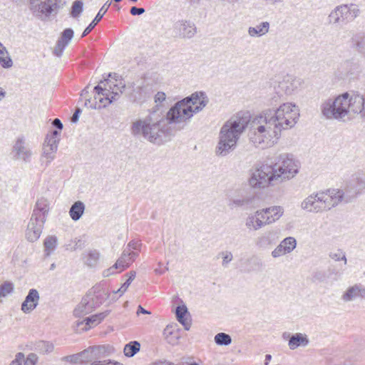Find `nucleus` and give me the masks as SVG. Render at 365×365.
Returning a JSON list of instances; mask_svg holds the SVG:
<instances>
[{
    "label": "nucleus",
    "instance_id": "dca6fc26",
    "mask_svg": "<svg viewBox=\"0 0 365 365\" xmlns=\"http://www.w3.org/2000/svg\"><path fill=\"white\" fill-rule=\"evenodd\" d=\"M108 292L105 290L96 288L93 292H88L83 297L84 303L88 306V310L93 312L95 309L99 307L108 298Z\"/></svg>",
    "mask_w": 365,
    "mask_h": 365
},
{
    "label": "nucleus",
    "instance_id": "37998d69",
    "mask_svg": "<svg viewBox=\"0 0 365 365\" xmlns=\"http://www.w3.org/2000/svg\"><path fill=\"white\" fill-rule=\"evenodd\" d=\"M99 256L100 254L97 250H91L87 255L85 263L88 267H94L98 261Z\"/></svg>",
    "mask_w": 365,
    "mask_h": 365
},
{
    "label": "nucleus",
    "instance_id": "423d86ee",
    "mask_svg": "<svg viewBox=\"0 0 365 365\" xmlns=\"http://www.w3.org/2000/svg\"><path fill=\"white\" fill-rule=\"evenodd\" d=\"M334 207L329 189L309 195L301 204L302 209L315 213L329 210Z\"/></svg>",
    "mask_w": 365,
    "mask_h": 365
},
{
    "label": "nucleus",
    "instance_id": "f257e3e1",
    "mask_svg": "<svg viewBox=\"0 0 365 365\" xmlns=\"http://www.w3.org/2000/svg\"><path fill=\"white\" fill-rule=\"evenodd\" d=\"M299 117V110L292 103H284L277 108L266 109L251 121L248 113H239L221 128L215 155L225 157L231 153L249 123L250 141L262 148L271 147L277 143L281 131L294 127Z\"/></svg>",
    "mask_w": 365,
    "mask_h": 365
},
{
    "label": "nucleus",
    "instance_id": "4c0bfd02",
    "mask_svg": "<svg viewBox=\"0 0 365 365\" xmlns=\"http://www.w3.org/2000/svg\"><path fill=\"white\" fill-rule=\"evenodd\" d=\"M58 135L59 132L56 130H53L50 134L46 136L43 145L58 149Z\"/></svg>",
    "mask_w": 365,
    "mask_h": 365
},
{
    "label": "nucleus",
    "instance_id": "6e6552de",
    "mask_svg": "<svg viewBox=\"0 0 365 365\" xmlns=\"http://www.w3.org/2000/svg\"><path fill=\"white\" fill-rule=\"evenodd\" d=\"M345 101L341 95L335 98H328L322 103L320 110L322 115L327 119L340 120L346 116L344 106Z\"/></svg>",
    "mask_w": 365,
    "mask_h": 365
},
{
    "label": "nucleus",
    "instance_id": "473e14b6",
    "mask_svg": "<svg viewBox=\"0 0 365 365\" xmlns=\"http://www.w3.org/2000/svg\"><path fill=\"white\" fill-rule=\"evenodd\" d=\"M0 64L4 68H9L13 65V61L9 54L6 48L0 42Z\"/></svg>",
    "mask_w": 365,
    "mask_h": 365
},
{
    "label": "nucleus",
    "instance_id": "4468645a",
    "mask_svg": "<svg viewBox=\"0 0 365 365\" xmlns=\"http://www.w3.org/2000/svg\"><path fill=\"white\" fill-rule=\"evenodd\" d=\"M197 33L195 25L190 21H178L173 24V35L181 38H191Z\"/></svg>",
    "mask_w": 365,
    "mask_h": 365
},
{
    "label": "nucleus",
    "instance_id": "e433bc0d",
    "mask_svg": "<svg viewBox=\"0 0 365 365\" xmlns=\"http://www.w3.org/2000/svg\"><path fill=\"white\" fill-rule=\"evenodd\" d=\"M45 253L46 256H49L51 253L56 249L57 245V238L55 236H48L44 240L43 242Z\"/></svg>",
    "mask_w": 365,
    "mask_h": 365
},
{
    "label": "nucleus",
    "instance_id": "58836bf2",
    "mask_svg": "<svg viewBox=\"0 0 365 365\" xmlns=\"http://www.w3.org/2000/svg\"><path fill=\"white\" fill-rule=\"evenodd\" d=\"M140 344L136 341H130L124 347V354L126 356L132 357L139 351Z\"/></svg>",
    "mask_w": 365,
    "mask_h": 365
},
{
    "label": "nucleus",
    "instance_id": "5fc2aeb1",
    "mask_svg": "<svg viewBox=\"0 0 365 365\" xmlns=\"http://www.w3.org/2000/svg\"><path fill=\"white\" fill-rule=\"evenodd\" d=\"M220 255L222 257V265L225 267H227L228 263H230L233 259L232 252L229 251L222 252Z\"/></svg>",
    "mask_w": 365,
    "mask_h": 365
},
{
    "label": "nucleus",
    "instance_id": "c85d7f7f",
    "mask_svg": "<svg viewBox=\"0 0 365 365\" xmlns=\"http://www.w3.org/2000/svg\"><path fill=\"white\" fill-rule=\"evenodd\" d=\"M351 45L365 56V34L358 33L351 37Z\"/></svg>",
    "mask_w": 365,
    "mask_h": 365
},
{
    "label": "nucleus",
    "instance_id": "e2e57ef3",
    "mask_svg": "<svg viewBox=\"0 0 365 365\" xmlns=\"http://www.w3.org/2000/svg\"><path fill=\"white\" fill-rule=\"evenodd\" d=\"M166 95L164 92L158 91L154 97L155 103H161L165 100Z\"/></svg>",
    "mask_w": 365,
    "mask_h": 365
},
{
    "label": "nucleus",
    "instance_id": "6e6d98bb",
    "mask_svg": "<svg viewBox=\"0 0 365 365\" xmlns=\"http://www.w3.org/2000/svg\"><path fill=\"white\" fill-rule=\"evenodd\" d=\"M66 46L67 45H66L64 43H62L61 41L58 40L53 51V54L58 57L61 56Z\"/></svg>",
    "mask_w": 365,
    "mask_h": 365
},
{
    "label": "nucleus",
    "instance_id": "8fccbe9b",
    "mask_svg": "<svg viewBox=\"0 0 365 365\" xmlns=\"http://www.w3.org/2000/svg\"><path fill=\"white\" fill-rule=\"evenodd\" d=\"M329 257L335 261L342 260L344 262V264H346L347 259L346 257V254L341 250H337L336 252H331L329 255Z\"/></svg>",
    "mask_w": 365,
    "mask_h": 365
},
{
    "label": "nucleus",
    "instance_id": "864d4df0",
    "mask_svg": "<svg viewBox=\"0 0 365 365\" xmlns=\"http://www.w3.org/2000/svg\"><path fill=\"white\" fill-rule=\"evenodd\" d=\"M289 253L286 248L283 247V245L279 244L272 252V256L274 258L282 256L285 254Z\"/></svg>",
    "mask_w": 365,
    "mask_h": 365
},
{
    "label": "nucleus",
    "instance_id": "aec40b11",
    "mask_svg": "<svg viewBox=\"0 0 365 365\" xmlns=\"http://www.w3.org/2000/svg\"><path fill=\"white\" fill-rule=\"evenodd\" d=\"M48 210L49 203L48 200L46 198L41 197L37 200L31 217L46 222Z\"/></svg>",
    "mask_w": 365,
    "mask_h": 365
},
{
    "label": "nucleus",
    "instance_id": "4d7b16f0",
    "mask_svg": "<svg viewBox=\"0 0 365 365\" xmlns=\"http://www.w3.org/2000/svg\"><path fill=\"white\" fill-rule=\"evenodd\" d=\"M38 347L43 352H46V353L51 352L53 349V346L51 344H50L49 342H47V341H40L38 343Z\"/></svg>",
    "mask_w": 365,
    "mask_h": 365
},
{
    "label": "nucleus",
    "instance_id": "13d9d810",
    "mask_svg": "<svg viewBox=\"0 0 365 365\" xmlns=\"http://www.w3.org/2000/svg\"><path fill=\"white\" fill-rule=\"evenodd\" d=\"M141 245L142 244L139 241L131 240L130 242H128L124 250H140Z\"/></svg>",
    "mask_w": 365,
    "mask_h": 365
},
{
    "label": "nucleus",
    "instance_id": "bf43d9fd",
    "mask_svg": "<svg viewBox=\"0 0 365 365\" xmlns=\"http://www.w3.org/2000/svg\"><path fill=\"white\" fill-rule=\"evenodd\" d=\"M270 244V240L267 236L261 235L257 238L256 245L259 247H265Z\"/></svg>",
    "mask_w": 365,
    "mask_h": 365
},
{
    "label": "nucleus",
    "instance_id": "f8f14e48",
    "mask_svg": "<svg viewBox=\"0 0 365 365\" xmlns=\"http://www.w3.org/2000/svg\"><path fill=\"white\" fill-rule=\"evenodd\" d=\"M11 155L15 160H21L24 163L31 161L33 152L29 142L24 135L19 136L14 140Z\"/></svg>",
    "mask_w": 365,
    "mask_h": 365
},
{
    "label": "nucleus",
    "instance_id": "2eb2a0df",
    "mask_svg": "<svg viewBox=\"0 0 365 365\" xmlns=\"http://www.w3.org/2000/svg\"><path fill=\"white\" fill-rule=\"evenodd\" d=\"M115 88L125 89V84L123 82V80H120L118 83H115L111 79L104 78L98 83V85L94 87L93 90L98 96L102 95L109 96L115 95V93H118L115 91Z\"/></svg>",
    "mask_w": 365,
    "mask_h": 365
},
{
    "label": "nucleus",
    "instance_id": "f3484780",
    "mask_svg": "<svg viewBox=\"0 0 365 365\" xmlns=\"http://www.w3.org/2000/svg\"><path fill=\"white\" fill-rule=\"evenodd\" d=\"M45 221L31 217L27 226L26 239L31 242L36 241L41 236Z\"/></svg>",
    "mask_w": 365,
    "mask_h": 365
},
{
    "label": "nucleus",
    "instance_id": "a18cd8bd",
    "mask_svg": "<svg viewBox=\"0 0 365 365\" xmlns=\"http://www.w3.org/2000/svg\"><path fill=\"white\" fill-rule=\"evenodd\" d=\"M88 306L87 304L84 303V298L83 297L80 304L77 306V307L74 309V315L77 317H81L86 314L91 313L92 311L88 310Z\"/></svg>",
    "mask_w": 365,
    "mask_h": 365
},
{
    "label": "nucleus",
    "instance_id": "774afa93",
    "mask_svg": "<svg viewBox=\"0 0 365 365\" xmlns=\"http://www.w3.org/2000/svg\"><path fill=\"white\" fill-rule=\"evenodd\" d=\"M107 78H110L115 83H118L120 80V76H119L116 73H110L108 74Z\"/></svg>",
    "mask_w": 365,
    "mask_h": 365
},
{
    "label": "nucleus",
    "instance_id": "338daca9",
    "mask_svg": "<svg viewBox=\"0 0 365 365\" xmlns=\"http://www.w3.org/2000/svg\"><path fill=\"white\" fill-rule=\"evenodd\" d=\"M81 112V109L80 108H77L71 118V121L73 123H76L79 120V116Z\"/></svg>",
    "mask_w": 365,
    "mask_h": 365
},
{
    "label": "nucleus",
    "instance_id": "a211bd4d",
    "mask_svg": "<svg viewBox=\"0 0 365 365\" xmlns=\"http://www.w3.org/2000/svg\"><path fill=\"white\" fill-rule=\"evenodd\" d=\"M344 302H351L356 299H365V286L361 284H356L349 287L341 296Z\"/></svg>",
    "mask_w": 365,
    "mask_h": 365
},
{
    "label": "nucleus",
    "instance_id": "b1692460",
    "mask_svg": "<svg viewBox=\"0 0 365 365\" xmlns=\"http://www.w3.org/2000/svg\"><path fill=\"white\" fill-rule=\"evenodd\" d=\"M38 357L34 353L29 354L26 358L23 353L19 352L10 365H35Z\"/></svg>",
    "mask_w": 365,
    "mask_h": 365
},
{
    "label": "nucleus",
    "instance_id": "f704fd0d",
    "mask_svg": "<svg viewBox=\"0 0 365 365\" xmlns=\"http://www.w3.org/2000/svg\"><path fill=\"white\" fill-rule=\"evenodd\" d=\"M134 92V101H140L145 100L147 97L149 96V88L148 86H139L133 89Z\"/></svg>",
    "mask_w": 365,
    "mask_h": 365
},
{
    "label": "nucleus",
    "instance_id": "7ed1b4c3",
    "mask_svg": "<svg viewBox=\"0 0 365 365\" xmlns=\"http://www.w3.org/2000/svg\"><path fill=\"white\" fill-rule=\"evenodd\" d=\"M209 99L205 92H195L190 96L178 101L168 110L170 121L186 122L194 114L200 112L208 103Z\"/></svg>",
    "mask_w": 365,
    "mask_h": 365
},
{
    "label": "nucleus",
    "instance_id": "ea45409f",
    "mask_svg": "<svg viewBox=\"0 0 365 365\" xmlns=\"http://www.w3.org/2000/svg\"><path fill=\"white\" fill-rule=\"evenodd\" d=\"M214 341L219 346H228L232 343V337L228 334L220 332L215 336Z\"/></svg>",
    "mask_w": 365,
    "mask_h": 365
},
{
    "label": "nucleus",
    "instance_id": "393cba45",
    "mask_svg": "<svg viewBox=\"0 0 365 365\" xmlns=\"http://www.w3.org/2000/svg\"><path fill=\"white\" fill-rule=\"evenodd\" d=\"M245 226L250 231H257L266 225L265 222L257 217L255 212H254L247 217Z\"/></svg>",
    "mask_w": 365,
    "mask_h": 365
},
{
    "label": "nucleus",
    "instance_id": "a878e982",
    "mask_svg": "<svg viewBox=\"0 0 365 365\" xmlns=\"http://www.w3.org/2000/svg\"><path fill=\"white\" fill-rule=\"evenodd\" d=\"M120 98L119 93H115V95L112 96H102V98H99V102H95L90 106V108L93 109H101V108H106L108 105L115 102Z\"/></svg>",
    "mask_w": 365,
    "mask_h": 365
},
{
    "label": "nucleus",
    "instance_id": "0e129e2a",
    "mask_svg": "<svg viewBox=\"0 0 365 365\" xmlns=\"http://www.w3.org/2000/svg\"><path fill=\"white\" fill-rule=\"evenodd\" d=\"M145 11V9H143V8H138V7H136V6L131 7L130 11V14L133 16L141 15V14H144Z\"/></svg>",
    "mask_w": 365,
    "mask_h": 365
},
{
    "label": "nucleus",
    "instance_id": "39448f33",
    "mask_svg": "<svg viewBox=\"0 0 365 365\" xmlns=\"http://www.w3.org/2000/svg\"><path fill=\"white\" fill-rule=\"evenodd\" d=\"M30 10L33 15L45 21L56 16L66 4L65 0H29Z\"/></svg>",
    "mask_w": 365,
    "mask_h": 365
},
{
    "label": "nucleus",
    "instance_id": "f03ea898",
    "mask_svg": "<svg viewBox=\"0 0 365 365\" xmlns=\"http://www.w3.org/2000/svg\"><path fill=\"white\" fill-rule=\"evenodd\" d=\"M180 123L179 121H170L168 112L166 115L153 110L144 119L133 122L130 127L131 134L136 138H143L148 142L161 145L170 140L173 134L169 125Z\"/></svg>",
    "mask_w": 365,
    "mask_h": 365
},
{
    "label": "nucleus",
    "instance_id": "7c9ffc66",
    "mask_svg": "<svg viewBox=\"0 0 365 365\" xmlns=\"http://www.w3.org/2000/svg\"><path fill=\"white\" fill-rule=\"evenodd\" d=\"M251 202L252 198L250 197H230L228 200L227 205L231 210H233L249 205Z\"/></svg>",
    "mask_w": 365,
    "mask_h": 365
},
{
    "label": "nucleus",
    "instance_id": "412c9836",
    "mask_svg": "<svg viewBox=\"0 0 365 365\" xmlns=\"http://www.w3.org/2000/svg\"><path fill=\"white\" fill-rule=\"evenodd\" d=\"M108 312H104L98 314H96L93 315H91L88 317H86L83 321L78 322L77 323V326L80 327L81 325H83L85 324V327L82 329L85 331L88 330L93 327H95L100 324L101 321L108 315Z\"/></svg>",
    "mask_w": 365,
    "mask_h": 365
},
{
    "label": "nucleus",
    "instance_id": "bb28decb",
    "mask_svg": "<svg viewBox=\"0 0 365 365\" xmlns=\"http://www.w3.org/2000/svg\"><path fill=\"white\" fill-rule=\"evenodd\" d=\"M309 343V340L306 336L301 333H297L292 335L289 340V346L290 349H295L299 346H306Z\"/></svg>",
    "mask_w": 365,
    "mask_h": 365
},
{
    "label": "nucleus",
    "instance_id": "1a4fd4ad",
    "mask_svg": "<svg viewBox=\"0 0 365 365\" xmlns=\"http://www.w3.org/2000/svg\"><path fill=\"white\" fill-rule=\"evenodd\" d=\"M359 14V9L355 4H343L336 6L329 15V23L344 25L352 21Z\"/></svg>",
    "mask_w": 365,
    "mask_h": 365
},
{
    "label": "nucleus",
    "instance_id": "9d476101",
    "mask_svg": "<svg viewBox=\"0 0 365 365\" xmlns=\"http://www.w3.org/2000/svg\"><path fill=\"white\" fill-rule=\"evenodd\" d=\"M302 81L300 78H295L292 76H287L278 84L275 88L276 95L270 100V105L277 106L283 101V95H291L294 91L297 90L301 86Z\"/></svg>",
    "mask_w": 365,
    "mask_h": 365
},
{
    "label": "nucleus",
    "instance_id": "09e8293b",
    "mask_svg": "<svg viewBox=\"0 0 365 365\" xmlns=\"http://www.w3.org/2000/svg\"><path fill=\"white\" fill-rule=\"evenodd\" d=\"M280 244L283 245V247L290 253L296 247L297 241L294 237H288L284 239Z\"/></svg>",
    "mask_w": 365,
    "mask_h": 365
},
{
    "label": "nucleus",
    "instance_id": "a19ab883",
    "mask_svg": "<svg viewBox=\"0 0 365 365\" xmlns=\"http://www.w3.org/2000/svg\"><path fill=\"white\" fill-rule=\"evenodd\" d=\"M130 262H128V258L127 257L123 250L121 256L118 259V260L115 263V267H118V272H121L125 269H127L130 266Z\"/></svg>",
    "mask_w": 365,
    "mask_h": 365
},
{
    "label": "nucleus",
    "instance_id": "052dcab7",
    "mask_svg": "<svg viewBox=\"0 0 365 365\" xmlns=\"http://www.w3.org/2000/svg\"><path fill=\"white\" fill-rule=\"evenodd\" d=\"M118 270H119L118 267H115V264H114L110 268L104 270L103 274V276L105 277H109V276H110L112 274H116V273H119Z\"/></svg>",
    "mask_w": 365,
    "mask_h": 365
},
{
    "label": "nucleus",
    "instance_id": "0eeeda50",
    "mask_svg": "<svg viewBox=\"0 0 365 365\" xmlns=\"http://www.w3.org/2000/svg\"><path fill=\"white\" fill-rule=\"evenodd\" d=\"M329 190L334 207L338 205L340 202H351L363 193L351 178L346 182L343 189Z\"/></svg>",
    "mask_w": 365,
    "mask_h": 365
},
{
    "label": "nucleus",
    "instance_id": "9b49d317",
    "mask_svg": "<svg viewBox=\"0 0 365 365\" xmlns=\"http://www.w3.org/2000/svg\"><path fill=\"white\" fill-rule=\"evenodd\" d=\"M249 182L254 188L265 187L271 182H276L270 163L262 164L257 168L253 172Z\"/></svg>",
    "mask_w": 365,
    "mask_h": 365
},
{
    "label": "nucleus",
    "instance_id": "6ab92c4d",
    "mask_svg": "<svg viewBox=\"0 0 365 365\" xmlns=\"http://www.w3.org/2000/svg\"><path fill=\"white\" fill-rule=\"evenodd\" d=\"M40 296L38 292L36 289H31L21 304V311L26 314L31 313L36 308Z\"/></svg>",
    "mask_w": 365,
    "mask_h": 365
},
{
    "label": "nucleus",
    "instance_id": "79ce46f5",
    "mask_svg": "<svg viewBox=\"0 0 365 365\" xmlns=\"http://www.w3.org/2000/svg\"><path fill=\"white\" fill-rule=\"evenodd\" d=\"M88 349H90L89 354L84 355L82 356L83 359V362H86L91 360L92 357L97 356L99 354L105 351V346H93L90 347Z\"/></svg>",
    "mask_w": 365,
    "mask_h": 365
},
{
    "label": "nucleus",
    "instance_id": "c03bdc74",
    "mask_svg": "<svg viewBox=\"0 0 365 365\" xmlns=\"http://www.w3.org/2000/svg\"><path fill=\"white\" fill-rule=\"evenodd\" d=\"M83 3L81 0H76L73 1L71 11V16L73 18H78L81 14L83 12Z\"/></svg>",
    "mask_w": 365,
    "mask_h": 365
},
{
    "label": "nucleus",
    "instance_id": "69168bd1",
    "mask_svg": "<svg viewBox=\"0 0 365 365\" xmlns=\"http://www.w3.org/2000/svg\"><path fill=\"white\" fill-rule=\"evenodd\" d=\"M127 257L128 258V262H130V264L135 260V259L138 256V253L135 251L130 250H124Z\"/></svg>",
    "mask_w": 365,
    "mask_h": 365
},
{
    "label": "nucleus",
    "instance_id": "4be33fe9",
    "mask_svg": "<svg viewBox=\"0 0 365 365\" xmlns=\"http://www.w3.org/2000/svg\"><path fill=\"white\" fill-rule=\"evenodd\" d=\"M111 5L110 1H107L103 6L101 8L98 13L94 18V19L91 21V23L83 31L81 37H85L87 36L97 25V24L102 19L105 14L107 12L110 6Z\"/></svg>",
    "mask_w": 365,
    "mask_h": 365
},
{
    "label": "nucleus",
    "instance_id": "20e7f679",
    "mask_svg": "<svg viewBox=\"0 0 365 365\" xmlns=\"http://www.w3.org/2000/svg\"><path fill=\"white\" fill-rule=\"evenodd\" d=\"M276 182H282L293 178L299 172V162L293 155L288 153H281L270 161Z\"/></svg>",
    "mask_w": 365,
    "mask_h": 365
},
{
    "label": "nucleus",
    "instance_id": "cd10ccee",
    "mask_svg": "<svg viewBox=\"0 0 365 365\" xmlns=\"http://www.w3.org/2000/svg\"><path fill=\"white\" fill-rule=\"evenodd\" d=\"M269 23L264 21L257 25L255 27H249L248 34L252 36H262L269 32Z\"/></svg>",
    "mask_w": 365,
    "mask_h": 365
},
{
    "label": "nucleus",
    "instance_id": "72a5a7b5",
    "mask_svg": "<svg viewBox=\"0 0 365 365\" xmlns=\"http://www.w3.org/2000/svg\"><path fill=\"white\" fill-rule=\"evenodd\" d=\"M351 178L359 190L364 192L365 191V169L357 170L351 175Z\"/></svg>",
    "mask_w": 365,
    "mask_h": 365
},
{
    "label": "nucleus",
    "instance_id": "de8ad7c7",
    "mask_svg": "<svg viewBox=\"0 0 365 365\" xmlns=\"http://www.w3.org/2000/svg\"><path fill=\"white\" fill-rule=\"evenodd\" d=\"M73 34L74 32L72 29L67 28L63 31L58 41L64 43L66 45H68L71 40L73 38Z\"/></svg>",
    "mask_w": 365,
    "mask_h": 365
},
{
    "label": "nucleus",
    "instance_id": "2f4dec72",
    "mask_svg": "<svg viewBox=\"0 0 365 365\" xmlns=\"http://www.w3.org/2000/svg\"><path fill=\"white\" fill-rule=\"evenodd\" d=\"M188 313L186 306H178L175 310L176 318L178 321L184 327L185 330H189L190 328V323L185 318L186 314Z\"/></svg>",
    "mask_w": 365,
    "mask_h": 365
},
{
    "label": "nucleus",
    "instance_id": "5701e85b",
    "mask_svg": "<svg viewBox=\"0 0 365 365\" xmlns=\"http://www.w3.org/2000/svg\"><path fill=\"white\" fill-rule=\"evenodd\" d=\"M265 210H268L267 212L265 225H271L277 221L283 215L284 209L281 206H271L265 207Z\"/></svg>",
    "mask_w": 365,
    "mask_h": 365
},
{
    "label": "nucleus",
    "instance_id": "49530a36",
    "mask_svg": "<svg viewBox=\"0 0 365 365\" xmlns=\"http://www.w3.org/2000/svg\"><path fill=\"white\" fill-rule=\"evenodd\" d=\"M89 351L90 349H85L78 354L67 356L64 359L73 364L83 363V359H82V356L88 354Z\"/></svg>",
    "mask_w": 365,
    "mask_h": 365
},
{
    "label": "nucleus",
    "instance_id": "c9c22d12",
    "mask_svg": "<svg viewBox=\"0 0 365 365\" xmlns=\"http://www.w3.org/2000/svg\"><path fill=\"white\" fill-rule=\"evenodd\" d=\"M56 151H57L56 148H51L50 146L43 145L41 158L46 159V165H48L50 164V163L53 160H54Z\"/></svg>",
    "mask_w": 365,
    "mask_h": 365
},
{
    "label": "nucleus",
    "instance_id": "c756f323",
    "mask_svg": "<svg viewBox=\"0 0 365 365\" xmlns=\"http://www.w3.org/2000/svg\"><path fill=\"white\" fill-rule=\"evenodd\" d=\"M85 210V205L81 201L75 202L71 207L69 215L71 218L74 220H78L83 215Z\"/></svg>",
    "mask_w": 365,
    "mask_h": 365
},
{
    "label": "nucleus",
    "instance_id": "3c124183",
    "mask_svg": "<svg viewBox=\"0 0 365 365\" xmlns=\"http://www.w3.org/2000/svg\"><path fill=\"white\" fill-rule=\"evenodd\" d=\"M14 291V284L11 282L6 281L0 285V292L4 297L12 293Z\"/></svg>",
    "mask_w": 365,
    "mask_h": 365
},
{
    "label": "nucleus",
    "instance_id": "680f3d73",
    "mask_svg": "<svg viewBox=\"0 0 365 365\" xmlns=\"http://www.w3.org/2000/svg\"><path fill=\"white\" fill-rule=\"evenodd\" d=\"M257 217H259V220L262 221H266L267 212H269L268 210H265V208L257 210L255 212Z\"/></svg>",
    "mask_w": 365,
    "mask_h": 365
},
{
    "label": "nucleus",
    "instance_id": "ddd939ff",
    "mask_svg": "<svg viewBox=\"0 0 365 365\" xmlns=\"http://www.w3.org/2000/svg\"><path fill=\"white\" fill-rule=\"evenodd\" d=\"M343 101H346L344 106L346 116L350 113L361 114V116L365 120V99L363 96L354 94L350 96L348 93H344L341 95Z\"/></svg>",
    "mask_w": 365,
    "mask_h": 365
},
{
    "label": "nucleus",
    "instance_id": "603ef678",
    "mask_svg": "<svg viewBox=\"0 0 365 365\" xmlns=\"http://www.w3.org/2000/svg\"><path fill=\"white\" fill-rule=\"evenodd\" d=\"M127 275H128V278L122 284V293H124L127 290L131 282L134 280L136 276V272L135 271H130L127 274Z\"/></svg>",
    "mask_w": 365,
    "mask_h": 365
}]
</instances>
